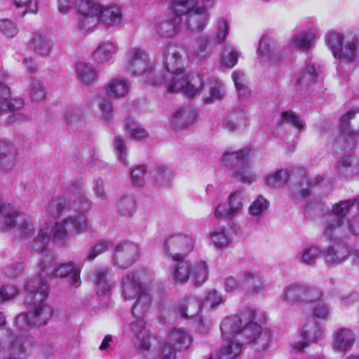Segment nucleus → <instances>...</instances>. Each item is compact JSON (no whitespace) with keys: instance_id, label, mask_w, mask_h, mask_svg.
Instances as JSON below:
<instances>
[{"instance_id":"1","label":"nucleus","mask_w":359,"mask_h":359,"mask_svg":"<svg viewBox=\"0 0 359 359\" xmlns=\"http://www.w3.org/2000/svg\"><path fill=\"white\" fill-rule=\"evenodd\" d=\"M184 48L170 43L165 50L163 74L159 77L153 73L152 63L149 55L138 48L127 50L123 57L125 69L131 75L140 77L151 85L163 84L168 93L183 91L189 97L199 95L203 83L199 75L189 79L182 66L186 61Z\"/></svg>"},{"instance_id":"2","label":"nucleus","mask_w":359,"mask_h":359,"mask_svg":"<svg viewBox=\"0 0 359 359\" xmlns=\"http://www.w3.org/2000/svg\"><path fill=\"white\" fill-rule=\"evenodd\" d=\"M204 4L199 6L196 0H171L169 11L172 18L156 23L155 30L161 38H172L182 30L203 31L209 19Z\"/></svg>"},{"instance_id":"3","label":"nucleus","mask_w":359,"mask_h":359,"mask_svg":"<svg viewBox=\"0 0 359 359\" xmlns=\"http://www.w3.org/2000/svg\"><path fill=\"white\" fill-rule=\"evenodd\" d=\"M25 290L30 298L29 309L27 313H22L16 318L17 326L20 330H26L32 325H44L51 318L53 311L45 303L49 290L42 274L28 279Z\"/></svg>"},{"instance_id":"4","label":"nucleus","mask_w":359,"mask_h":359,"mask_svg":"<svg viewBox=\"0 0 359 359\" xmlns=\"http://www.w3.org/2000/svg\"><path fill=\"white\" fill-rule=\"evenodd\" d=\"M264 318L262 314H257L255 310L245 309L241 316H233L226 318L220 325L222 335L227 339H231L239 333L246 337L245 342H253L260 346L262 350L268 348L270 336L267 333H262L260 323Z\"/></svg>"},{"instance_id":"5","label":"nucleus","mask_w":359,"mask_h":359,"mask_svg":"<svg viewBox=\"0 0 359 359\" xmlns=\"http://www.w3.org/2000/svg\"><path fill=\"white\" fill-rule=\"evenodd\" d=\"M357 203L356 199L341 201L332 207L331 212L324 215L322 221V237L325 241L347 238L351 233H359V226H355L350 219H346L350 208Z\"/></svg>"},{"instance_id":"6","label":"nucleus","mask_w":359,"mask_h":359,"mask_svg":"<svg viewBox=\"0 0 359 359\" xmlns=\"http://www.w3.org/2000/svg\"><path fill=\"white\" fill-rule=\"evenodd\" d=\"M15 229L21 239L29 238L34 231L35 224L32 218L20 215L18 210L9 203H0V231Z\"/></svg>"},{"instance_id":"7","label":"nucleus","mask_w":359,"mask_h":359,"mask_svg":"<svg viewBox=\"0 0 359 359\" xmlns=\"http://www.w3.org/2000/svg\"><path fill=\"white\" fill-rule=\"evenodd\" d=\"M122 296L126 300H131L137 297L132 307L133 317L144 316L150 307L151 295L146 290H143L139 277L134 273H128L123 276Z\"/></svg>"},{"instance_id":"8","label":"nucleus","mask_w":359,"mask_h":359,"mask_svg":"<svg viewBox=\"0 0 359 359\" xmlns=\"http://www.w3.org/2000/svg\"><path fill=\"white\" fill-rule=\"evenodd\" d=\"M229 33V25L226 20L222 18L217 21V34L203 35L196 39L189 53L198 60L206 59L212 49L222 43Z\"/></svg>"},{"instance_id":"9","label":"nucleus","mask_w":359,"mask_h":359,"mask_svg":"<svg viewBox=\"0 0 359 359\" xmlns=\"http://www.w3.org/2000/svg\"><path fill=\"white\" fill-rule=\"evenodd\" d=\"M87 217L83 213L69 216L60 222H55L52 228L53 239L64 244L72 234L80 235L88 230Z\"/></svg>"},{"instance_id":"10","label":"nucleus","mask_w":359,"mask_h":359,"mask_svg":"<svg viewBox=\"0 0 359 359\" xmlns=\"http://www.w3.org/2000/svg\"><path fill=\"white\" fill-rule=\"evenodd\" d=\"M130 325L136 348L142 354L148 353V358H154L156 352L152 348L157 344V339L147 330L144 316L133 317Z\"/></svg>"},{"instance_id":"11","label":"nucleus","mask_w":359,"mask_h":359,"mask_svg":"<svg viewBox=\"0 0 359 359\" xmlns=\"http://www.w3.org/2000/svg\"><path fill=\"white\" fill-rule=\"evenodd\" d=\"M194 240L184 233L170 234L165 241L163 251L173 261L184 259L194 250Z\"/></svg>"},{"instance_id":"12","label":"nucleus","mask_w":359,"mask_h":359,"mask_svg":"<svg viewBox=\"0 0 359 359\" xmlns=\"http://www.w3.org/2000/svg\"><path fill=\"white\" fill-rule=\"evenodd\" d=\"M39 267L42 273L47 274L56 273L57 276L62 278H67L72 285L78 287L80 283V269L72 263L61 264L56 269L54 267L53 258L51 255L46 254L42 261L39 264Z\"/></svg>"},{"instance_id":"13","label":"nucleus","mask_w":359,"mask_h":359,"mask_svg":"<svg viewBox=\"0 0 359 359\" xmlns=\"http://www.w3.org/2000/svg\"><path fill=\"white\" fill-rule=\"evenodd\" d=\"M250 151L241 149L236 151H226L221 158V162L226 167L236 168L233 177L240 180H251L248 161Z\"/></svg>"},{"instance_id":"14","label":"nucleus","mask_w":359,"mask_h":359,"mask_svg":"<svg viewBox=\"0 0 359 359\" xmlns=\"http://www.w3.org/2000/svg\"><path fill=\"white\" fill-rule=\"evenodd\" d=\"M81 29H90L99 22L102 5L95 0H79L76 4Z\"/></svg>"},{"instance_id":"15","label":"nucleus","mask_w":359,"mask_h":359,"mask_svg":"<svg viewBox=\"0 0 359 359\" xmlns=\"http://www.w3.org/2000/svg\"><path fill=\"white\" fill-rule=\"evenodd\" d=\"M340 133L346 148L354 145V135H359V109H351L341 117Z\"/></svg>"},{"instance_id":"16","label":"nucleus","mask_w":359,"mask_h":359,"mask_svg":"<svg viewBox=\"0 0 359 359\" xmlns=\"http://www.w3.org/2000/svg\"><path fill=\"white\" fill-rule=\"evenodd\" d=\"M192 344V338L188 332L181 329L172 330L169 336L168 341L165 344L162 351V359H175L174 346L180 351L189 348Z\"/></svg>"},{"instance_id":"17","label":"nucleus","mask_w":359,"mask_h":359,"mask_svg":"<svg viewBox=\"0 0 359 359\" xmlns=\"http://www.w3.org/2000/svg\"><path fill=\"white\" fill-rule=\"evenodd\" d=\"M319 297L320 292L317 290L299 285H290L286 287L280 294V299L290 304L299 301L318 299Z\"/></svg>"},{"instance_id":"18","label":"nucleus","mask_w":359,"mask_h":359,"mask_svg":"<svg viewBox=\"0 0 359 359\" xmlns=\"http://www.w3.org/2000/svg\"><path fill=\"white\" fill-rule=\"evenodd\" d=\"M140 248L133 242H124L115 250L114 261L121 268L132 265L140 257Z\"/></svg>"},{"instance_id":"19","label":"nucleus","mask_w":359,"mask_h":359,"mask_svg":"<svg viewBox=\"0 0 359 359\" xmlns=\"http://www.w3.org/2000/svg\"><path fill=\"white\" fill-rule=\"evenodd\" d=\"M18 149L9 141L0 142V175L11 172L18 163Z\"/></svg>"},{"instance_id":"20","label":"nucleus","mask_w":359,"mask_h":359,"mask_svg":"<svg viewBox=\"0 0 359 359\" xmlns=\"http://www.w3.org/2000/svg\"><path fill=\"white\" fill-rule=\"evenodd\" d=\"M24 107L22 99L4 100L0 102V117L4 116V120L8 124L22 122L26 119V116L18 111Z\"/></svg>"},{"instance_id":"21","label":"nucleus","mask_w":359,"mask_h":359,"mask_svg":"<svg viewBox=\"0 0 359 359\" xmlns=\"http://www.w3.org/2000/svg\"><path fill=\"white\" fill-rule=\"evenodd\" d=\"M327 241L330 245L322 251V255L326 262L339 264L346 260L349 255L348 246L341 241Z\"/></svg>"},{"instance_id":"22","label":"nucleus","mask_w":359,"mask_h":359,"mask_svg":"<svg viewBox=\"0 0 359 359\" xmlns=\"http://www.w3.org/2000/svg\"><path fill=\"white\" fill-rule=\"evenodd\" d=\"M323 330L313 321L307 322L303 327L301 336L302 341L294 340L291 342L292 348L297 351H302L311 341H316L323 335Z\"/></svg>"},{"instance_id":"23","label":"nucleus","mask_w":359,"mask_h":359,"mask_svg":"<svg viewBox=\"0 0 359 359\" xmlns=\"http://www.w3.org/2000/svg\"><path fill=\"white\" fill-rule=\"evenodd\" d=\"M131 88V83L128 79L121 76L113 77L109 79L103 86L104 93L114 99L125 97Z\"/></svg>"},{"instance_id":"24","label":"nucleus","mask_w":359,"mask_h":359,"mask_svg":"<svg viewBox=\"0 0 359 359\" xmlns=\"http://www.w3.org/2000/svg\"><path fill=\"white\" fill-rule=\"evenodd\" d=\"M28 46L36 55L47 57L50 55L54 43L50 37L40 32H34L32 34Z\"/></svg>"},{"instance_id":"25","label":"nucleus","mask_w":359,"mask_h":359,"mask_svg":"<svg viewBox=\"0 0 359 359\" xmlns=\"http://www.w3.org/2000/svg\"><path fill=\"white\" fill-rule=\"evenodd\" d=\"M332 348L335 352H345L351 349L355 341L354 332L346 328L337 330L332 335Z\"/></svg>"},{"instance_id":"26","label":"nucleus","mask_w":359,"mask_h":359,"mask_svg":"<svg viewBox=\"0 0 359 359\" xmlns=\"http://www.w3.org/2000/svg\"><path fill=\"white\" fill-rule=\"evenodd\" d=\"M243 289L253 293H259L267 286V283L261 277L259 271L255 269H247L241 274Z\"/></svg>"},{"instance_id":"27","label":"nucleus","mask_w":359,"mask_h":359,"mask_svg":"<svg viewBox=\"0 0 359 359\" xmlns=\"http://www.w3.org/2000/svg\"><path fill=\"white\" fill-rule=\"evenodd\" d=\"M248 121L245 110L241 107L232 109L223 121L224 126L229 131H241L243 130Z\"/></svg>"},{"instance_id":"28","label":"nucleus","mask_w":359,"mask_h":359,"mask_svg":"<svg viewBox=\"0 0 359 359\" xmlns=\"http://www.w3.org/2000/svg\"><path fill=\"white\" fill-rule=\"evenodd\" d=\"M358 39L355 36H346L341 46L335 50L333 55L335 58L346 62H351L357 56Z\"/></svg>"},{"instance_id":"29","label":"nucleus","mask_w":359,"mask_h":359,"mask_svg":"<svg viewBox=\"0 0 359 359\" xmlns=\"http://www.w3.org/2000/svg\"><path fill=\"white\" fill-rule=\"evenodd\" d=\"M116 46L110 41L101 42L93 51L92 57L97 65H104L109 62L116 53Z\"/></svg>"},{"instance_id":"30","label":"nucleus","mask_w":359,"mask_h":359,"mask_svg":"<svg viewBox=\"0 0 359 359\" xmlns=\"http://www.w3.org/2000/svg\"><path fill=\"white\" fill-rule=\"evenodd\" d=\"M122 19L121 8L116 5L102 8L99 22L105 27L110 28L118 25Z\"/></svg>"},{"instance_id":"31","label":"nucleus","mask_w":359,"mask_h":359,"mask_svg":"<svg viewBox=\"0 0 359 359\" xmlns=\"http://www.w3.org/2000/svg\"><path fill=\"white\" fill-rule=\"evenodd\" d=\"M336 171L344 177H352L359 171V161L355 156H344L335 165Z\"/></svg>"},{"instance_id":"32","label":"nucleus","mask_w":359,"mask_h":359,"mask_svg":"<svg viewBox=\"0 0 359 359\" xmlns=\"http://www.w3.org/2000/svg\"><path fill=\"white\" fill-rule=\"evenodd\" d=\"M190 280L197 286L203 284L208 278L209 267L205 261L198 260L190 263Z\"/></svg>"},{"instance_id":"33","label":"nucleus","mask_w":359,"mask_h":359,"mask_svg":"<svg viewBox=\"0 0 359 359\" xmlns=\"http://www.w3.org/2000/svg\"><path fill=\"white\" fill-rule=\"evenodd\" d=\"M172 266L170 279L175 284L183 285L190 279V263L182 259Z\"/></svg>"},{"instance_id":"34","label":"nucleus","mask_w":359,"mask_h":359,"mask_svg":"<svg viewBox=\"0 0 359 359\" xmlns=\"http://www.w3.org/2000/svg\"><path fill=\"white\" fill-rule=\"evenodd\" d=\"M257 53L261 62L269 65L271 62H278L279 60L278 53L271 46V40L266 36L261 38Z\"/></svg>"},{"instance_id":"35","label":"nucleus","mask_w":359,"mask_h":359,"mask_svg":"<svg viewBox=\"0 0 359 359\" xmlns=\"http://www.w3.org/2000/svg\"><path fill=\"white\" fill-rule=\"evenodd\" d=\"M290 177L300 179L306 178V171L302 168H294L292 169L282 168L272 172L266 180H288Z\"/></svg>"},{"instance_id":"36","label":"nucleus","mask_w":359,"mask_h":359,"mask_svg":"<svg viewBox=\"0 0 359 359\" xmlns=\"http://www.w3.org/2000/svg\"><path fill=\"white\" fill-rule=\"evenodd\" d=\"M318 76L317 68L314 64L308 65L306 69L296 73V86L299 88H304L315 82Z\"/></svg>"},{"instance_id":"37","label":"nucleus","mask_w":359,"mask_h":359,"mask_svg":"<svg viewBox=\"0 0 359 359\" xmlns=\"http://www.w3.org/2000/svg\"><path fill=\"white\" fill-rule=\"evenodd\" d=\"M52 233V231H51ZM50 236V226L48 223H45L39 229L36 236L34 238L32 248L39 252H43L49 243Z\"/></svg>"},{"instance_id":"38","label":"nucleus","mask_w":359,"mask_h":359,"mask_svg":"<svg viewBox=\"0 0 359 359\" xmlns=\"http://www.w3.org/2000/svg\"><path fill=\"white\" fill-rule=\"evenodd\" d=\"M196 112L191 109H178L172 115V125L175 128H184L192 123L195 118Z\"/></svg>"},{"instance_id":"39","label":"nucleus","mask_w":359,"mask_h":359,"mask_svg":"<svg viewBox=\"0 0 359 359\" xmlns=\"http://www.w3.org/2000/svg\"><path fill=\"white\" fill-rule=\"evenodd\" d=\"M108 270L97 269L95 271L94 283L97 286V293L99 295H107L111 289V283L107 278Z\"/></svg>"},{"instance_id":"40","label":"nucleus","mask_w":359,"mask_h":359,"mask_svg":"<svg viewBox=\"0 0 359 359\" xmlns=\"http://www.w3.org/2000/svg\"><path fill=\"white\" fill-rule=\"evenodd\" d=\"M316 34L311 32H300L291 37V43L302 50H308L316 39Z\"/></svg>"},{"instance_id":"41","label":"nucleus","mask_w":359,"mask_h":359,"mask_svg":"<svg viewBox=\"0 0 359 359\" xmlns=\"http://www.w3.org/2000/svg\"><path fill=\"white\" fill-rule=\"evenodd\" d=\"M201 310V304L194 297H189L179 306L178 311L183 318H194L198 314Z\"/></svg>"},{"instance_id":"42","label":"nucleus","mask_w":359,"mask_h":359,"mask_svg":"<svg viewBox=\"0 0 359 359\" xmlns=\"http://www.w3.org/2000/svg\"><path fill=\"white\" fill-rule=\"evenodd\" d=\"M100 115L99 121L105 126L109 127L114 123V107L111 102L106 99L99 102Z\"/></svg>"},{"instance_id":"43","label":"nucleus","mask_w":359,"mask_h":359,"mask_svg":"<svg viewBox=\"0 0 359 359\" xmlns=\"http://www.w3.org/2000/svg\"><path fill=\"white\" fill-rule=\"evenodd\" d=\"M231 76L238 97L240 99L245 98L250 94V91L246 85L244 72L241 70H235L232 72Z\"/></svg>"},{"instance_id":"44","label":"nucleus","mask_w":359,"mask_h":359,"mask_svg":"<svg viewBox=\"0 0 359 359\" xmlns=\"http://www.w3.org/2000/svg\"><path fill=\"white\" fill-rule=\"evenodd\" d=\"M77 76L86 85H90L95 81L96 71L84 62H78L76 65Z\"/></svg>"},{"instance_id":"45","label":"nucleus","mask_w":359,"mask_h":359,"mask_svg":"<svg viewBox=\"0 0 359 359\" xmlns=\"http://www.w3.org/2000/svg\"><path fill=\"white\" fill-rule=\"evenodd\" d=\"M277 123L279 125L282 124H290L294 126L299 132L304 128V121L300 116L292 111H284L280 114V118L277 120Z\"/></svg>"},{"instance_id":"46","label":"nucleus","mask_w":359,"mask_h":359,"mask_svg":"<svg viewBox=\"0 0 359 359\" xmlns=\"http://www.w3.org/2000/svg\"><path fill=\"white\" fill-rule=\"evenodd\" d=\"M113 147L116 158L120 163L125 166L128 165V150L121 137L114 135Z\"/></svg>"},{"instance_id":"47","label":"nucleus","mask_w":359,"mask_h":359,"mask_svg":"<svg viewBox=\"0 0 359 359\" xmlns=\"http://www.w3.org/2000/svg\"><path fill=\"white\" fill-rule=\"evenodd\" d=\"M126 126L127 131L134 140H141L149 136L148 132L140 123L136 122L133 118H128L126 120Z\"/></svg>"},{"instance_id":"48","label":"nucleus","mask_w":359,"mask_h":359,"mask_svg":"<svg viewBox=\"0 0 359 359\" xmlns=\"http://www.w3.org/2000/svg\"><path fill=\"white\" fill-rule=\"evenodd\" d=\"M209 237L217 248H222L227 246L231 240L227 236L225 231L222 228H215L209 232Z\"/></svg>"},{"instance_id":"49","label":"nucleus","mask_w":359,"mask_h":359,"mask_svg":"<svg viewBox=\"0 0 359 359\" xmlns=\"http://www.w3.org/2000/svg\"><path fill=\"white\" fill-rule=\"evenodd\" d=\"M238 58V52L232 46H225L220 58L221 65L228 68H233L237 64Z\"/></svg>"},{"instance_id":"50","label":"nucleus","mask_w":359,"mask_h":359,"mask_svg":"<svg viewBox=\"0 0 359 359\" xmlns=\"http://www.w3.org/2000/svg\"><path fill=\"white\" fill-rule=\"evenodd\" d=\"M320 254L322 252L317 246L306 247L300 252V262L307 265H313Z\"/></svg>"},{"instance_id":"51","label":"nucleus","mask_w":359,"mask_h":359,"mask_svg":"<svg viewBox=\"0 0 359 359\" xmlns=\"http://www.w3.org/2000/svg\"><path fill=\"white\" fill-rule=\"evenodd\" d=\"M117 208L121 215L131 216L136 210V202L132 196H123L119 199Z\"/></svg>"},{"instance_id":"52","label":"nucleus","mask_w":359,"mask_h":359,"mask_svg":"<svg viewBox=\"0 0 359 359\" xmlns=\"http://www.w3.org/2000/svg\"><path fill=\"white\" fill-rule=\"evenodd\" d=\"M325 40L327 46L330 48L334 55L335 50H337L345 41L346 37L340 32L330 31L325 35Z\"/></svg>"},{"instance_id":"53","label":"nucleus","mask_w":359,"mask_h":359,"mask_svg":"<svg viewBox=\"0 0 359 359\" xmlns=\"http://www.w3.org/2000/svg\"><path fill=\"white\" fill-rule=\"evenodd\" d=\"M68 202L64 198L53 199L48 203L46 212L51 217H57L67 208Z\"/></svg>"},{"instance_id":"54","label":"nucleus","mask_w":359,"mask_h":359,"mask_svg":"<svg viewBox=\"0 0 359 359\" xmlns=\"http://www.w3.org/2000/svg\"><path fill=\"white\" fill-rule=\"evenodd\" d=\"M269 204V201L266 198L259 195L250 205L249 213L252 216H260L268 210Z\"/></svg>"},{"instance_id":"55","label":"nucleus","mask_w":359,"mask_h":359,"mask_svg":"<svg viewBox=\"0 0 359 359\" xmlns=\"http://www.w3.org/2000/svg\"><path fill=\"white\" fill-rule=\"evenodd\" d=\"M242 194V191L236 190L232 191L228 198V206L233 215L239 212L243 208Z\"/></svg>"},{"instance_id":"56","label":"nucleus","mask_w":359,"mask_h":359,"mask_svg":"<svg viewBox=\"0 0 359 359\" xmlns=\"http://www.w3.org/2000/svg\"><path fill=\"white\" fill-rule=\"evenodd\" d=\"M29 341L27 336H11L10 337V352L13 355H18L24 352L25 345Z\"/></svg>"},{"instance_id":"57","label":"nucleus","mask_w":359,"mask_h":359,"mask_svg":"<svg viewBox=\"0 0 359 359\" xmlns=\"http://www.w3.org/2000/svg\"><path fill=\"white\" fill-rule=\"evenodd\" d=\"M241 351L240 344L230 342L219 351V359H234Z\"/></svg>"},{"instance_id":"58","label":"nucleus","mask_w":359,"mask_h":359,"mask_svg":"<svg viewBox=\"0 0 359 359\" xmlns=\"http://www.w3.org/2000/svg\"><path fill=\"white\" fill-rule=\"evenodd\" d=\"M224 95V90L222 86L215 81L210 88L208 95L205 97V101L206 103L210 104L217 100L222 99Z\"/></svg>"},{"instance_id":"59","label":"nucleus","mask_w":359,"mask_h":359,"mask_svg":"<svg viewBox=\"0 0 359 359\" xmlns=\"http://www.w3.org/2000/svg\"><path fill=\"white\" fill-rule=\"evenodd\" d=\"M0 32L8 38L15 37L19 29L14 22L9 19L0 20Z\"/></svg>"},{"instance_id":"60","label":"nucleus","mask_w":359,"mask_h":359,"mask_svg":"<svg viewBox=\"0 0 359 359\" xmlns=\"http://www.w3.org/2000/svg\"><path fill=\"white\" fill-rule=\"evenodd\" d=\"M321 294L318 299H313L311 301H307L308 302L314 304L313 307V313L316 318L320 319H325L329 314V309L326 304L320 300Z\"/></svg>"},{"instance_id":"61","label":"nucleus","mask_w":359,"mask_h":359,"mask_svg":"<svg viewBox=\"0 0 359 359\" xmlns=\"http://www.w3.org/2000/svg\"><path fill=\"white\" fill-rule=\"evenodd\" d=\"M46 94V90L40 82L37 81H32L29 90V95L32 101L40 102L43 100Z\"/></svg>"},{"instance_id":"62","label":"nucleus","mask_w":359,"mask_h":359,"mask_svg":"<svg viewBox=\"0 0 359 359\" xmlns=\"http://www.w3.org/2000/svg\"><path fill=\"white\" fill-rule=\"evenodd\" d=\"M18 8H25L23 15L27 13H36L39 9L38 0H14Z\"/></svg>"},{"instance_id":"63","label":"nucleus","mask_w":359,"mask_h":359,"mask_svg":"<svg viewBox=\"0 0 359 359\" xmlns=\"http://www.w3.org/2000/svg\"><path fill=\"white\" fill-rule=\"evenodd\" d=\"M149 177L154 180L170 179L173 177L172 172L170 169L165 166H158L149 171Z\"/></svg>"},{"instance_id":"64","label":"nucleus","mask_w":359,"mask_h":359,"mask_svg":"<svg viewBox=\"0 0 359 359\" xmlns=\"http://www.w3.org/2000/svg\"><path fill=\"white\" fill-rule=\"evenodd\" d=\"M25 266L22 263H14L9 265L6 271V276L10 279H14L22 275Z\"/></svg>"}]
</instances>
